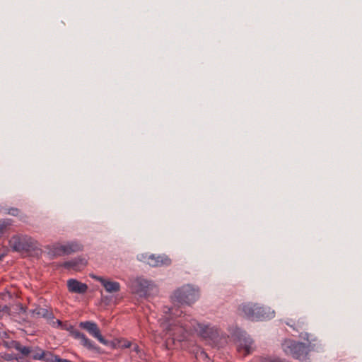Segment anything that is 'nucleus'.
I'll return each mask as SVG.
<instances>
[{
    "label": "nucleus",
    "mask_w": 362,
    "mask_h": 362,
    "mask_svg": "<svg viewBox=\"0 0 362 362\" xmlns=\"http://www.w3.org/2000/svg\"><path fill=\"white\" fill-rule=\"evenodd\" d=\"M240 315L252 321H262L274 317L275 312L269 307L251 302L243 303L238 307Z\"/></svg>",
    "instance_id": "nucleus-2"
},
{
    "label": "nucleus",
    "mask_w": 362,
    "mask_h": 362,
    "mask_svg": "<svg viewBox=\"0 0 362 362\" xmlns=\"http://www.w3.org/2000/svg\"><path fill=\"white\" fill-rule=\"evenodd\" d=\"M10 224L9 220H0V235L4 233L5 228Z\"/></svg>",
    "instance_id": "nucleus-20"
},
{
    "label": "nucleus",
    "mask_w": 362,
    "mask_h": 362,
    "mask_svg": "<svg viewBox=\"0 0 362 362\" xmlns=\"http://www.w3.org/2000/svg\"><path fill=\"white\" fill-rule=\"evenodd\" d=\"M201 356H206V354L204 351L201 352Z\"/></svg>",
    "instance_id": "nucleus-31"
},
{
    "label": "nucleus",
    "mask_w": 362,
    "mask_h": 362,
    "mask_svg": "<svg viewBox=\"0 0 362 362\" xmlns=\"http://www.w3.org/2000/svg\"><path fill=\"white\" fill-rule=\"evenodd\" d=\"M9 245L13 251L28 252L37 249L36 241L28 235H14L9 240Z\"/></svg>",
    "instance_id": "nucleus-6"
},
{
    "label": "nucleus",
    "mask_w": 362,
    "mask_h": 362,
    "mask_svg": "<svg viewBox=\"0 0 362 362\" xmlns=\"http://www.w3.org/2000/svg\"><path fill=\"white\" fill-rule=\"evenodd\" d=\"M130 288L132 292L140 298H147L158 293L156 284L152 281L143 277L133 279L131 281Z\"/></svg>",
    "instance_id": "nucleus-4"
},
{
    "label": "nucleus",
    "mask_w": 362,
    "mask_h": 362,
    "mask_svg": "<svg viewBox=\"0 0 362 362\" xmlns=\"http://www.w3.org/2000/svg\"><path fill=\"white\" fill-rule=\"evenodd\" d=\"M164 313H173V309L171 308H165V310H164Z\"/></svg>",
    "instance_id": "nucleus-27"
},
{
    "label": "nucleus",
    "mask_w": 362,
    "mask_h": 362,
    "mask_svg": "<svg viewBox=\"0 0 362 362\" xmlns=\"http://www.w3.org/2000/svg\"><path fill=\"white\" fill-rule=\"evenodd\" d=\"M69 331L70 334L76 339L80 340L81 344L89 350L99 351V347L97 346L95 343L88 339L83 333L74 328L73 326H70L66 329Z\"/></svg>",
    "instance_id": "nucleus-11"
},
{
    "label": "nucleus",
    "mask_w": 362,
    "mask_h": 362,
    "mask_svg": "<svg viewBox=\"0 0 362 362\" xmlns=\"http://www.w3.org/2000/svg\"><path fill=\"white\" fill-rule=\"evenodd\" d=\"M264 362H284L282 359L279 358H265Z\"/></svg>",
    "instance_id": "nucleus-22"
},
{
    "label": "nucleus",
    "mask_w": 362,
    "mask_h": 362,
    "mask_svg": "<svg viewBox=\"0 0 362 362\" xmlns=\"http://www.w3.org/2000/svg\"><path fill=\"white\" fill-rule=\"evenodd\" d=\"M173 317L170 319L165 317L161 322L163 329L166 332L169 337L177 341H184L192 334L190 324L187 322L186 317H191L188 315H177L173 313Z\"/></svg>",
    "instance_id": "nucleus-1"
},
{
    "label": "nucleus",
    "mask_w": 362,
    "mask_h": 362,
    "mask_svg": "<svg viewBox=\"0 0 362 362\" xmlns=\"http://www.w3.org/2000/svg\"><path fill=\"white\" fill-rule=\"evenodd\" d=\"M57 358V362H72L67 359L61 358L59 356V358Z\"/></svg>",
    "instance_id": "nucleus-25"
},
{
    "label": "nucleus",
    "mask_w": 362,
    "mask_h": 362,
    "mask_svg": "<svg viewBox=\"0 0 362 362\" xmlns=\"http://www.w3.org/2000/svg\"><path fill=\"white\" fill-rule=\"evenodd\" d=\"M173 296L180 303L191 305L199 298V289L191 284L184 285L174 292Z\"/></svg>",
    "instance_id": "nucleus-5"
},
{
    "label": "nucleus",
    "mask_w": 362,
    "mask_h": 362,
    "mask_svg": "<svg viewBox=\"0 0 362 362\" xmlns=\"http://www.w3.org/2000/svg\"><path fill=\"white\" fill-rule=\"evenodd\" d=\"M4 255H0V259H1L4 257Z\"/></svg>",
    "instance_id": "nucleus-33"
},
{
    "label": "nucleus",
    "mask_w": 362,
    "mask_h": 362,
    "mask_svg": "<svg viewBox=\"0 0 362 362\" xmlns=\"http://www.w3.org/2000/svg\"><path fill=\"white\" fill-rule=\"evenodd\" d=\"M30 313L33 317H44L47 320H53L54 315L52 312L47 308L37 307L30 310Z\"/></svg>",
    "instance_id": "nucleus-16"
},
{
    "label": "nucleus",
    "mask_w": 362,
    "mask_h": 362,
    "mask_svg": "<svg viewBox=\"0 0 362 362\" xmlns=\"http://www.w3.org/2000/svg\"><path fill=\"white\" fill-rule=\"evenodd\" d=\"M186 320L190 324L192 334H197L206 340H213L218 337V329L215 326L210 324L200 323L192 317H187Z\"/></svg>",
    "instance_id": "nucleus-3"
},
{
    "label": "nucleus",
    "mask_w": 362,
    "mask_h": 362,
    "mask_svg": "<svg viewBox=\"0 0 362 362\" xmlns=\"http://www.w3.org/2000/svg\"><path fill=\"white\" fill-rule=\"evenodd\" d=\"M11 346L12 348L15 349L16 351H19L22 356H27L31 352V349L28 346H23L18 341H12L11 342Z\"/></svg>",
    "instance_id": "nucleus-17"
},
{
    "label": "nucleus",
    "mask_w": 362,
    "mask_h": 362,
    "mask_svg": "<svg viewBox=\"0 0 362 362\" xmlns=\"http://www.w3.org/2000/svg\"><path fill=\"white\" fill-rule=\"evenodd\" d=\"M67 287L70 292L79 294L85 293L88 290V286L86 284L74 279L68 280Z\"/></svg>",
    "instance_id": "nucleus-14"
},
{
    "label": "nucleus",
    "mask_w": 362,
    "mask_h": 362,
    "mask_svg": "<svg viewBox=\"0 0 362 362\" xmlns=\"http://www.w3.org/2000/svg\"><path fill=\"white\" fill-rule=\"evenodd\" d=\"M52 323H53V325H54L55 323H57V326H61L62 324V322L59 320H57L55 322L53 321Z\"/></svg>",
    "instance_id": "nucleus-26"
},
{
    "label": "nucleus",
    "mask_w": 362,
    "mask_h": 362,
    "mask_svg": "<svg viewBox=\"0 0 362 362\" xmlns=\"http://www.w3.org/2000/svg\"><path fill=\"white\" fill-rule=\"evenodd\" d=\"M45 358V351L39 349V351L33 354L32 358L34 360L42 361Z\"/></svg>",
    "instance_id": "nucleus-19"
},
{
    "label": "nucleus",
    "mask_w": 362,
    "mask_h": 362,
    "mask_svg": "<svg viewBox=\"0 0 362 362\" xmlns=\"http://www.w3.org/2000/svg\"><path fill=\"white\" fill-rule=\"evenodd\" d=\"M5 358L7 361H9V360H11L13 358V357L11 355H8Z\"/></svg>",
    "instance_id": "nucleus-30"
},
{
    "label": "nucleus",
    "mask_w": 362,
    "mask_h": 362,
    "mask_svg": "<svg viewBox=\"0 0 362 362\" xmlns=\"http://www.w3.org/2000/svg\"><path fill=\"white\" fill-rule=\"evenodd\" d=\"M56 358H59V356L54 355L51 352L45 351V358L42 359V361H45L46 362H57Z\"/></svg>",
    "instance_id": "nucleus-18"
},
{
    "label": "nucleus",
    "mask_w": 362,
    "mask_h": 362,
    "mask_svg": "<svg viewBox=\"0 0 362 362\" xmlns=\"http://www.w3.org/2000/svg\"><path fill=\"white\" fill-rule=\"evenodd\" d=\"M137 259L153 267L168 266L171 264V259L165 255H156L143 253L138 255Z\"/></svg>",
    "instance_id": "nucleus-10"
},
{
    "label": "nucleus",
    "mask_w": 362,
    "mask_h": 362,
    "mask_svg": "<svg viewBox=\"0 0 362 362\" xmlns=\"http://www.w3.org/2000/svg\"><path fill=\"white\" fill-rule=\"evenodd\" d=\"M298 323L300 324L301 325H303L304 324V321L302 320L301 322L298 321Z\"/></svg>",
    "instance_id": "nucleus-32"
},
{
    "label": "nucleus",
    "mask_w": 362,
    "mask_h": 362,
    "mask_svg": "<svg viewBox=\"0 0 362 362\" xmlns=\"http://www.w3.org/2000/svg\"><path fill=\"white\" fill-rule=\"evenodd\" d=\"M302 337L308 341L309 334L308 333H305L304 336H302Z\"/></svg>",
    "instance_id": "nucleus-28"
},
{
    "label": "nucleus",
    "mask_w": 362,
    "mask_h": 362,
    "mask_svg": "<svg viewBox=\"0 0 362 362\" xmlns=\"http://www.w3.org/2000/svg\"><path fill=\"white\" fill-rule=\"evenodd\" d=\"M8 214L12 216H17L18 214V209L16 208H11L9 209Z\"/></svg>",
    "instance_id": "nucleus-23"
},
{
    "label": "nucleus",
    "mask_w": 362,
    "mask_h": 362,
    "mask_svg": "<svg viewBox=\"0 0 362 362\" xmlns=\"http://www.w3.org/2000/svg\"><path fill=\"white\" fill-rule=\"evenodd\" d=\"M310 344H305L302 342L288 341L284 344V351L290 354L293 358L302 360L306 358L308 352L310 351Z\"/></svg>",
    "instance_id": "nucleus-9"
},
{
    "label": "nucleus",
    "mask_w": 362,
    "mask_h": 362,
    "mask_svg": "<svg viewBox=\"0 0 362 362\" xmlns=\"http://www.w3.org/2000/svg\"><path fill=\"white\" fill-rule=\"evenodd\" d=\"M132 351H134L135 353H136V354L139 355V358H142V356H141V355H142V351H141V349L139 348V346H138V344H133V345H132Z\"/></svg>",
    "instance_id": "nucleus-21"
},
{
    "label": "nucleus",
    "mask_w": 362,
    "mask_h": 362,
    "mask_svg": "<svg viewBox=\"0 0 362 362\" xmlns=\"http://www.w3.org/2000/svg\"><path fill=\"white\" fill-rule=\"evenodd\" d=\"M83 250V245L77 241L67 242L64 244L55 243L52 245L48 254L52 257L68 255Z\"/></svg>",
    "instance_id": "nucleus-7"
},
{
    "label": "nucleus",
    "mask_w": 362,
    "mask_h": 362,
    "mask_svg": "<svg viewBox=\"0 0 362 362\" xmlns=\"http://www.w3.org/2000/svg\"><path fill=\"white\" fill-rule=\"evenodd\" d=\"M132 343L129 341H124L121 345L122 348H129L132 346Z\"/></svg>",
    "instance_id": "nucleus-24"
},
{
    "label": "nucleus",
    "mask_w": 362,
    "mask_h": 362,
    "mask_svg": "<svg viewBox=\"0 0 362 362\" xmlns=\"http://www.w3.org/2000/svg\"><path fill=\"white\" fill-rule=\"evenodd\" d=\"M86 264L87 261L84 258L76 257L69 261L64 262L63 267L66 269H71L74 271H81Z\"/></svg>",
    "instance_id": "nucleus-15"
},
{
    "label": "nucleus",
    "mask_w": 362,
    "mask_h": 362,
    "mask_svg": "<svg viewBox=\"0 0 362 362\" xmlns=\"http://www.w3.org/2000/svg\"><path fill=\"white\" fill-rule=\"evenodd\" d=\"M287 325H289V326H291V327H293V325H290L288 322H287Z\"/></svg>",
    "instance_id": "nucleus-34"
},
{
    "label": "nucleus",
    "mask_w": 362,
    "mask_h": 362,
    "mask_svg": "<svg viewBox=\"0 0 362 362\" xmlns=\"http://www.w3.org/2000/svg\"><path fill=\"white\" fill-rule=\"evenodd\" d=\"M81 328L86 329L92 337L97 339L101 344L107 345V341L104 339L100 333L97 324L91 321L81 322L79 324Z\"/></svg>",
    "instance_id": "nucleus-12"
},
{
    "label": "nucleus",
    "mask_w": 362,
    "mask_h": 362,
    "mask_svg": "<svg viewBox=\"0 0 362 362\" xmlns=\"http://www.w3.org/2000/svg\"><path fill=\"white\" fill-rule=\"evenodd\" d=\"M20 311L23 313H25V308H24L22 305H20Z\"/></svg>",
    "instance_id": "nucleus-29"
},
{
    "label": "nucleus",
    "mask_w": 362,
    "mask_h": 362,
    "mask_svg": "<svg viewBox=\"0 0 362 362\" xmlns=\"http://www.w3.org/2000/svg\"><path fill=\"white\" fill-rule=\"evenodd\" d=\"M237 350L243 356L252 353L255 349L253 339L245 331L238 329L235 332Z\"/></svg>",
    "instance_id": "nucleus-8"
},
{
    "label": "nucleus",
    "mask_w": 362,
    "mask_h": 362,
    "mask_svg": "<svg viewBox=\"0 0 362 362\" xmlns=\"http://www.w3.org/2000/svg\"><path fill=\"white\" fill-rule=\"evenodd\" d=\"M90 276L93 279H95L96 281H99L103 285V286L105 288V291L107 293H116L119 291L120 290V284L119 282L112 281L105 279L102 276H98L95 275H91Z\"/></svg>",
    "instance_id": "nucleus-13"
}]
</instances>
